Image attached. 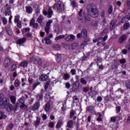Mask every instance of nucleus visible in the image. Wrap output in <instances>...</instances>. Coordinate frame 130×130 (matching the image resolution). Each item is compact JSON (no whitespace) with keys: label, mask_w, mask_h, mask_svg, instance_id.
<instances>
[{"label":"nucleus","mask_w":130,"mask_h":130,"mask_svg":"<svg viewBox=\"0 0 130 130\" xmlns=\"http://www.w3.org/2000/svg\"><path fill=\"white\" fill-rule=\"evenodd\" d=\"M27 41V39L26 38L23 37L20 39H19L17 41H16V44L18 45H21L22 44H24L25 42Z\"/></svg>","instance_id":"obj_3"},{"label":"nucleus","mask_w":130,"mask_h":130,"mask_svg":"<svg viewBox=\"0 0 130 130\" xmlns=\"http://www.w3.org/2000/svg\"><path fill=\"white\" fill-rule=\"evenodd\" d=\"M28 64H29V62L28 61H23L19 64V67H21V68H27L28 67Z\"/></svg>","instance_id":"obj_10"},{"label":"nucleus","mask_w":130,"mask_h":130,"mask_svg":"<svg viewBox=\"0 0 130 130\" xmlns=\"http://www.w3.org/2000/svg\"><path fill=\"white\" fill-rule=\"evenodd\" d=\"M78 43H73L71 45V47L72 49L73 50H75L77 49V47H78Z\"/></svg>","instance_id":"obj_39"},{"label":"nucleus","mask_w":130,"mask_h":130,"mask_svg":"<svg viewBox=\"0 0 130 130\" xmlns=\"http://www.w3.org/2000/svg\"><path fill=\"white\" fill-rule=\"evenodd\" d=\"M74 86H75V87H77V88L80 87V82L78 81H76L74 83Z\"/></svg>","instance_id":"obj_51"},{"label":"nucleus","mask_w":130,"mask_h":130,"mask_svg":"<svg viewBox=\"0 0 130 130\" xmlns=\"http://www.w3.org/2000/svg\"><path fill=\"white\" fill-rule=\"evenodd\" d=\"M52 23H53V21H52V20H48V22H47L46 23V27H50L51 24H52Z\"/></svg>","instance_id":"obj_42"},{"label":"nucleus","mask_w":130,"mask_h":130,"mask_svg":"<svg viewBox=\"0 0 130 130\" xmlns=\"http://www.w3.org/2000/svg\"><path fill=\"white\" fill-rule=\"evenodd\" d=\"M10 100L12 103V104H16V96L14 95H11Z\"/></svg>","instance_id":"obj_25"},{"label":"nucleus","mask_w":130,"mask_h":130,"mask_svg":"<svg viewBox=\"0 0 130 130\" xmlns=\"http://www.w3.org/2000/svg\"><path fill=\"white\" fill-rule=\"evenodd\" d=\"M65 86L67 89H70V88H71V84L70 82H67L65 84Z\"/></svg>","instance_id":"obj_57"},{"label":"nucleus","mask_w":130,"mask_h":130,"mask_svg":"<svg viewBox=\"0 0 130 130\" xmlns=\"http://www.w3.org/2000/svg\"><path fill=\"white\" fill-rule=\"evenodd\" d=\"M65 39L67 41H74V40L76 39V37L73 35H70V36H68L67 37H66Z\"/></svg>","instance_id":"obj_8"},{"label":"nucleus","mask_w":130,"mask_h":130,"mask_svg":"<svg viewBox=\"0 0 130 130\" xmlns=\"http://www.w3.org/2000/svg\"><path fill=\"white\" fill-rule=\"evenodd\" d=\"M64 37H66L65 35H60V36H58V37H56L55 38V40L56 41H57L58 40H59L60 39H62V38H64Z\"/></svg>","instance_id":"obj_33"},{"label":"nucleus","mask_w":130,"mask_h":130,"mask_svg":"<svg viewBox=\"0 0 130 130\" xmlns=\"http://www.w3.org/2000/svg\"><path fill=\"white\" fill-rule=\"evenodd\" d=\"M118 92H120L121 94H123L124 93V90L121 89V88H118L117 90L115 91L116 93H117Z\"/></svg>","instance_id":"obj_53"},{"label":"nucleus","mask_w":130,"mask_h":130,"mask_svg":"<svg viewBox=\"0 0 130 130\" xmlns=\"http://www.w3.org/2000/svg\"><path fill=\"white\" fill-rule=\"evenodd\" d=\"M2 105L8 112H12L13 110V105L10 104V100L8 98H5L3 100Z\"/></svg>","instance_id":"obj_2"},{"label":"nucleus","mask_w":130,"mask_h":130,"mask_svg":"<svg viewBox=\"0 0 130 130\" xmlns=\"http://www.w3.org/2000/svg\"><path fill=\"white\" fill-rule=\"evenodd\" d=\"M84 21L85 22H90L91 21V16L89 14H85Z\"/></svg>","instance_id":"obj_22"},{"label":"nucleus","mask_w":130,"mask_h":130,"mask_svg":"<svg viewBox=\"0 0 130 130\" xmlns=\"http://www.w3.org/2000/svg\"><path fill=\"white\" fill-rule=\"evenodd\" d=\"M53 48L55 49V50H60V45L55 44L53 46Z\"/></svg>","instance_id":"obj_34"},{"label":"nucleus","mask_w":130,"mask_h":130,"mask_svg":"<svg viewBox=\"0 0 130 130\" xmlns=\"http://www.w3.org/2000/svg\"><path fill=\"white\" fill-rule=\"evenodd\" d=\"M44 41H45L46 44H48L50 45L51 44V41H50V39L48 37H45L44 38Z\"/></svg>","instance_id":"obj_27"},{"label":"nucleus","mask_w":130,"mask_h":130,"mask_svg":"<svg viewBox=\"0 0 130 130\" xmlns=\"http://www.w3.org/2000/svg\"><path fill=\"white\" fill-rule=\"evenodd\" d=\"M60 60H61V56L60 54L57 55L56 56V61H57V62H59Z\"/></svg>","instance_id":"obj_36"},{"label":"nucleus","mask_w":130,"mask_h":130,"mask_svg":"<svg viewBox=\"0 0 130 130\" xmlns=\"http://www.w3.org/2000/svg\"><path fill=\"white\" fill-rule=\"evenodd\" d=\"M81 33L82 35V38H87L88 37V30L86 28H83Z\"/></svg>","instance_id":"obj_7"},{"label":"nucleus","mask_w":130,"mask_h":130,"mask_svg":"<svg viewBox=\"0 0 130 130\" xmlns=\"http://www.w3.org/2000/svg\"><path fill=\"white\" fill-rule=\"evenodd\" d=\"M24 37H25V38H28V37L32 38V37H33V36L32 35V33L28 32L24 35Z\"/></svg>","instance_id":"obj_35"},{"label":"nucleus","mask_w":130,"mask_h":130,"mask_svg":"<svg viewBox=\"0 0 130 130\" xmlns=\"http://www.w3.org/2000/svg\"><path fill=\"white\" fill-rule=\"evenodd\" d=\"M108 12L109 15H111L113 13V7L110 5L109 9H108Z\"/></svg>","instance_id":"obj_30"},{"label":"nucleus","mask_w":130,"mask_h":130,"mask_svg":"<svg viewBox=\"0 0 130 130\" xmlns=\"http://www.w3.org/2000/svg\"><path fill=\"white\" fill-rule=\"evenodd\" d=\"M115 24H116V22L114 20H112L110 24V29L111 31H112L114 28H115Z\"/></svg>","instance_id":"obj_14"},{"label":"nucleus","mask_w":130,"mask_h":130,"mask_svg":"<svg viewBox=\"0 0 130 130\" xmlns=\"http://www.w3.org/2000/svg\"><path fill=\"white\" fill-rule=\"evenodd\" d=\"M48 18H51L52 17V15H53V11H52V9H51V7L49 8L48 12Z\"/></svg>","instance_id":"obj_19"},{"label":"nucleus","mask_w":130,"mask_h":130,"mask_svg":"<svg viewBox=\"0 0 130 130\" xmlns=\"http://www.w3.org/2000/svg\"><path fill=\"white\" fill-rule=\"evenodd\" d=\"M125 87L126 89H130V80L125 83Z\"/></svg>","instance_id":"obj_46"},{"label":"nucleus","mask_w":130,"mask_h":130,"mask_svg":"<svg viewBox=\"0 0 130 130\" xmlns=\"http://www.w3.org/2000/svg\"><path fill=\"white\" fill-rule=\"evenodd\" d=\"M20 21V15L17 14L14 16V23H18V22Z\"/></svg>","instance_id":"obj_26"},{"label":"nucleus","mask_w":130,"mask_h":130,"mask_svg":"<svg viewBox=\"0 0 130 130\" xmlns=\"http://www.w3.org/2000/svg\"><path fill=\"white\" fill-rule=\"evenodd\" d=\"M73 125H74V121H73V120H70L67 122V127H69V128H72Z\"/></svg>","instance_id":"obj_18"},{"label":"nucleus","mask_w":130,"mask_h":130,"mask_svg":"<svg viewBox=\"0 0 130 130\" xmlns=\"http://www.w3.org/2000/svg\"><path fill=\"white\" fill-rule=\"evenodd\" d=\"M44 19V17L42 15H40L38 18L37 22H38L39 24H41Z\"/></svg>","instance_id":"obj_23"},{"label":"nucleus","mask_w":130,"mask_h":130,"mask_svg":"<svg viewBox=\"0 0 130 130\" xmlns=\"http://www.w3.org/2000/svg\"><path fill=\"white\" fill-rule=\"evenodd\" d=\"M2 22L3 25H7L8 24V19L6 17H2Z\"/></svg>","instance_id":"obj_43"},{"label":"nucleus","mask_w":130,"mask_h":130,"mask_svg":"<svg viewBox=\"0 0 130 130\" xmlns=\"http://www.w3.org/2000/svg\"><path fill=\"white\" fill-rule=\"evenodd\" d=\"M49 30H50V27L46 26L45 28V31L47 34H49Z\"/></svg>","instance_id":"obj_48"},{"label":"nucleus","mask_w":130,"mask_h":130,"mask_svg":"<svg viewBox=\"0 0 130 130\" xmlns=\"http://www.w3.org/2000/svg\"><path fill=\"white\" fill-rule=\"evenodd\" d=\"M42 119L43 120H46V119H47V115L45 114H43L42 115Z\"/></svg>","instance_id":"obj_59"},{"label":"nucleus","mask_w":130,"mask_h":130,"mask_svg":"<svg viewBox=\"0 0 130 130\" xmlns=\"http://www.w3.org/2000/svg\"><path fill=\"white\" fill-rule=\"evenodd\" d=\"M45 99L47 102H49L50 103V102L51 101V96H50V94H46Z\"/></svg>","instance_id":"obj_20"},{"label":"nucleus","mask_w":130,"mask_h":130,"mask_svg":"<svg viewBox=\"0 0 130 130\" xmlns=\"http://www.w3.org/2000/svg\"><path fill=\"white\" fill-rule=\"evenodd\" d=\"M30 28L29 27H26V28H22L21 29V32L22 33V34H24V33H26V32H30Z\"/></svg>","instance_id":"obj_29"},{"label":"nucleus","mask_w":130,"mask_h":130,"mask_svg":"<svg viewBox=\"0 0 130 130\" xmlns=\"http://www.w3.org/2000/svg\"><path fill=\"white\" fill-rule=\"evenodd\" d=\"M35 19L32 18L31 20L30 21L29 26H32L34 24H35Z\"/></svg>","instance_id":"obj_55"},{"label":"nucleus","mask_w":130,"mask_h":130,"mask_svg":"<svg viewBox=\"0 0 130 130\" xmlns=\"http://www.w3.org/2000/svg\"><path fill=\"white\" fill-rule=\"evenodd\" d=\"M37 119L35 121V126L36 128H37L38 125L40 124V121L41 120V118L39 117H36Z\"/></svg>","instance_id":"obj_15"},{"label":"nucleus","mask_w":130,"mask_h":130,"mask_svg":"<svg viewBox=\"0 0 130 130\" xmlns=\"http://www.w3.org/2000/svg\"><path fill=\"white\" fill-rule=\"evenodd\" d=\"M80 83H81L82 85H87V81H86L84 78L80 79Z\"/></svg>","instance_id":"obj_38"},{"label":"nucleus","mask_w":130,"mask_h":130,"mask_svg":"<svg viewBox=\"0 0 130 130\" xmlns=\"http://www.w3.org/2000/svg\"><path fill=\"white\" fill-rule=\"evenodd\" d=\"M49 78V76L46 74H42L39 77V80L41 82H45V81H47Z\"/></svg>","instance_id":"obj_4"},{"label":"nucleus","mask_w":130,"mask_h":130,"mask_svg":"<svg viewBox=\"0 0 130 130\" xmlns=\"http://www.w3.org/2000/svg\"><path fill=\"white\" fill-rule=\"evenodd\" d=\"M33 81H34L33 79L31 78H28V83L29 85H32V83H33Z\"/></svg>","instance_id":"obj_61"},{"label":"nucleus","mask_w":130,"mask_h":130,"mask_svg":"<svg viewBox=\"0 0 130 130\" xmlns=\"http://www.w3.org/2000/svg\"><path fill=\"white\" fill-rule=\"evenodd\" d=\"M102 101V97L99 96L97 98V102H101Z\"/></svg>","instance_id":"obj_64"},{"label":"nucleus","mask_w":130,"mask_h":130,"mask_svg":"<svg viewBox=\"0 0 130 130\" xmlns=\"http://www.w3.org/2000/svg\"><path fill=\"white\" fill-rule=\"evenodd\" d=\"M39 85H40V82L35 83L34 84V85H32L33 90H35L36 89V87H37V86H38Z\"/></svg>","instance_id":"obj_45"},{"label":"nucleus","mask_w":130,"mask_h":130,"mask_svg":"<svg viewBox=\"0 0 130 130\" xmlns=\"http://www.w3.org/2000/svg\"><path fill=\"white\" fill-rule=\"evenodd\" d=\"M31 26H32V28H34V29H38V28H39V24L37 23H34Z\"/></svg>","instance_id":"obj_47"},{"label":"nucleus","mask_w":130,"mask_h":130,"mask_svg":"<svg viewBox=\"0 0 130 130\" xmlns=\"http://www.w3.org/2000/svg\"><path fill=\"white\" fill-rule=\"evenodd\" d=\"M75 128L76 130H79L80 128V123H77L75 126Z\"/></svg>","instance_id":"obj_63"},{"label":"nucleus","mask_w":130,"mask_h":130,"mask_svg":"<svg viewBox=\"0 0 130 130\" xmlns=\"http://www.w3.org/2000/svg\"><path fill=\"white\" fill-rule=\"evenodd\" d=\"M126 62V60H125V59H121V60H120V63L122 64H123V63H125Z\"/></svg>","instance_id":"obj_60"},{"label":"nucleus","mask_w":130,"mask_h":130,"mask_svg":"<svg viewBox=\"0 0 130 130\" xmlns=\"http://www.w3.org/2000/svg\"><path fill=\"white\" fill-rule=\"evenodd\" d=\"M129 23H125L123 25V28L124 29H125V30H127V29H128V28H129Z\"/></svg>","instance_id":"obj_37"},{"label":"nucleus","mask_w":130,"mask_h":130,"mask_svg":"<svg viewBox=\"0 0 130 130\" xmlns=\"http://www.w3.org/2000/svg\"><path fill=\"white\" fill-rule=\"evenodd\" d=\"M8 127L10 129H13L14 128V124L11 123L8 125Z\"/></svg>","instance_id":"obj_56"},{"label":"nucleus","mask_w":130,"mask_h":130,"mask_svg":"<svg viewBox=\"0 0 130 130\" xmlns=\"http://www.w3.org/2000/svg\"><path fill=\"white\" fill-rule=\"evenodd\" d=\"M126 39H127V38L126 37V35L124 34L121 35L118 40L119 43H123V42H124Z\"/></svg>","instance_id":"obj_5"},{"label":"nucleus","mask_w":130,"mask_h":130,"mask_svg":"<svg viewBox=\"0 0 130 130\" xmlns=\"http://www.w3.org/2000/svg\"><path fill=\"white\" fill-rule=\"evenodd\" d=\"M20 81L19 80V79H16L14 81V86L16 88H18V87L20 86Z\"/></svg>","instance_id":"obj_32"},{"label":"nucleus","mask_w":130,"mask_h":130,"mask_svg":"<svg viewBox=\"0 0 130 130\" xmlns=\"http://www.w3.org/2000/svg\"><path fill=\"white\" fill-rule=\"evenodd\" d=\"M15 24H17V26L18 28H22V22H21V21L17 23H15Z\"/></svg>","instance_id":"obj_52"},{"label":"nucleus","mask_w":130,"mask_h":130,"mask_svg":"<svg viewBox=\"0 0 130 130\" xmlns=\"http://www.w3.org/2000/svg\"><path fill=\"white\" fill-rule=\"evenodd\" d=\"M93 64H94L93 62H91V64L89 65V68H87V71L88 72H90V71H92V70H93V69H91V68H92V67H93Z\"/></svg>","instance_id":"obj_49"},{"label":"nucleus","mask_w":130,"mask_h":130,"mask_svg":"<svg viewBox=\"0 0 130 130\" xmlns=\"http://www.w3.org/2000/svg\"><path fill=\"white\" fill-rule=\"evenodd\" d=\"M39 101H42L43 100V93H40L38 94Z\"/></svg>","instance_id":"obj_40"},{"label":"nucleus","mask_w":130,"mask_h":130,"mask_svg":"<svg viewBox=\"0 0 130 130\" xmlns=\"http://www.w3.org/2000/svg\"><path fill=\"white\" fill-rule=\"evenodd\" d=\"M0 114L1 116H3V117H4V119H6V118H7V115H5L4 112L0 111Z\"/></svg>","instance_id":"obj_54"},{"label":"nucleus","mask_w":130,"mask_h":130,"mask_svg":"<svg viewBox=\"0 0 130 130\" xmlns=\"http://www.w3.org/2000/svg\"><path fill=\"white\" fill-rule=\"evenodd\" d=\"M86 11L87 14L89 15L91 18H97L99 16V10L97 7L93 3H90L86 6Z\"/></svg>","instance_id":"obj_1"},{"label":"nucleus","mask_w":130,"mask_h":130,"mask_svg":"<svg viewBox=\"0 0 130 130\" xmlns=\"http://www.w3.org/2000/svg\"><path fill=\"white\" fill-rule=\"evenodd\" d=\"M50 84V81H48L45 83L44 89L45 91L48 89V87H49V85Z\"/></svg>","instance_id":"obj_31"},{"label":"nucleus","mask_w":130,"mask_h":130,"mask_svg":"<svg viewBox=\"0 0 130 130\" xmlns=\"http://www.w3.org/2000/svg\"><path fill=\"white\" fill-rule=\"evenodd\" d=\"M25 11L26 13H27V14H32L33 12V8L31 7V6H26L25 7Z\"/></svg>","instance_id":"obj_11"},{"label":"nucleus","mask_w":130,"mask_h":130,"mask_svg":"<svg viewBox=\"0 0 130 130\" xmlns=\"http://www.w3.org/2000/svg\"><path fill=\"white\" fill-rule=\"evenodd\" d=\"M88 57L86 55H84L83 57H82L81 59L82 61H85V60H88Z\"/></svg>","instance_id":"obj_58"},{"label":"nucleus","mask_w":130,"mask_h":130,"mask_svg":"<svg viewBox=\"0 0 130 130\" xmlns=\"http://www.w3.org/2000/svg\"><path fill=\"white\" fill-rule=\"evenodd\" d=\"M44 110L46 112H48L50 110V103L48 102L46 103L45 105Z\"/></svg>","instance_id":"obj_16"},{"label":"nucleus","mask_w":130,"mask_h":130,"mask_svg":"<svg viewBox=\"0 0 130 130\" xmlns=\"http://www.w3.org/2000/svg\"><path fill=\"white\" fill-rule=\"evenodd\" d=\"M32 8L34 10H37L38 9V5L37 4H35L32 5Z\"/></svg>","instance_id":"obj_62"},{"label":"nucleus","mask_w":130,"mask_h":130,"mask_svg":"<svg viewBox=\"0 0 130 130\" xmlns=\"http://www.w3.org/2000/svg\"><path fill=\"white\" fill-rule=\"evenodd\" d=\"M36 61L35 62L37 66H39V67L42 66V59L41 58H39L38 59H35Z\"/></svg>","instance_id":"obj_13"},{"label":"nucleus","mask_w":130,"mask_h":130,"mask_svg":"<svg viewBox=\"0 0 130 130\" xmlns=\"http://www.w3.org/2000/svg\"><path fill=\"white\" fill-rule=\"evenodd\" d=\"M121 110V107L120 106H117L116 107V113H119Z\"/></svg>","instance_id":"obj_50"},{"label":"nucleus","mask_w":130,"mask_h":130,"mask_svg":"<svg viewBox=\"0 0 130 130\" xmlns=\"http://www.w3.org/2000/svg\"><path fill=\"white\" fill-rule=\"evenodd\" d=\"M94 106H89L86 107V110L90 113H91V114H94Z\"/></svg>","instance_id":"obj_9"},{"label":"nucleus","mask_w":130,"mask_h":130,"mask_svg":"<svg viewBox=\"0 0 130 130\" xmlns=\"http://www.w3.org/2000/svg\"><path fill=\"white\" fill-rule=\"evenodd\" d=\"M54 122H50L48 124L49 127H50L51 128H53L54 127Z\"/></svg>","instance_id":"obj_44"},{"label":"nucleus","mask_w":130,"mask_h":130,"mask_svg":"<svg viewBox=\"0 0 130 130\" xmlns=\"http://www.w3.org/2000/svg\"><path fill=\"white\" fill-rule=\"evenodd\" d=\"M70 74L66 73L64 75V80H65V81H68V80H70Z\"/></svg>","instance_id":"obj_41"},{"label":"nucleus","mask_w":130,"mask_h":130,"mask_svg":"<svg viewBox=\"0 0 130 130\" xmlns=\"http://www.w3.org/2000/svg\"><path fill=\"white\" fill-rule=\"evenodd\" d=\"M61 125H62V120H59L56 125V128H59Z\"/></svg>","instance_id":"obj_28"},{"label":"nucleus","mask_w":130,"mask_h":130,"mask_svg":"<svg viewBox=\"0 0 130 130\" xmlns=\"http://www.w3.org/2000/svg\"><path fill=\"white\" fill-rule=\"evenodd\" d=\"M10 70H11V72L15 71V70L17 69V64L14 63L12 65H11V67L9 68Z\"/></svg>","instance_id":"obj_24"},{"label":"nucleus","mask_w":130,"mask_h":130,"mask_svg":"<svg viewBox=\"0 0 130 130\" xmlns=\"http://www.w3.org/2000/svg\"><path fill=\"white\" fill-rule=\"evenodd\" d=\"M10 9L11 8L10 7L6 8L5 11V16H11L12 15V11H11Z\"/></svg>","instance_id":"obj_17"},{"label":"nucleus","mask_w":130,"mask_h":130,"mask_svg":"<svg viewBox=\"0 0 130 130\" xmlns=\"http://www.w3.org/2000/svg\"><path fill=\"white\" fill-rule=\"evenodd\" d=\"M56 6L58 12H59V13H61L62 9H61V2L60 1H57V3L56 4Z\"/></svg>","instance_id":"obj_6"},{"label":"nucleus","mask_w":130,"mask_h":130,"mask_svg":"<svg viewBox=\"0 0 130 130\" xmlns=\"http://www.w3.org/2000/svg\"><path fill=\"white\" fill-rule=\"evenodd\" d=\"M39 107H40V103L38 102L34 105L32 109L33 111H36L37 109H39Z\"/></svg>","instance_id":"obj_12"},{"label":"nucleus","mask_w":130,"mask_h":130,"mask_svg":"<svg viewBox=\"0 0 130 130\" xmlns=\"http://www.w3.org/2000/svg\"><path fill=\"white\" fill-rule=\"evenodd\" d=\"M75 114H77V112H76V111H75V110H73V109H72V110L70 111V112L69 118H70V119L73 118V117H74V116Z\"/></svg>","instance_id":"obj_21"}]
</instances>
